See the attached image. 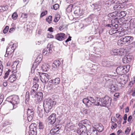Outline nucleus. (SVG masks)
<instances>
[{
  "instance_id": "12",
  "label": "nucleus",
  "mask_w": 135,
  "mask_h": 135,
  "mask_svg": "<svg viewBox=\"0 0 135 135\" xmlns=\"http://www.w3.org/2000/svg\"><path fill=\"white\" fill-rule=\"evenodd\" d=\"M34 98H35V100L36 103L38 104L42 99L43 98V94L41 92H39L35 95V97Z\"/></svg>"
},
{
  "instance_id": "53",
  "label": "nucleus",
  "mask_w": 135,
  "mask_h": 135,
  "mask_svg": "<svg viewBox=\"0 0 135 135\" xmlns=\"http://www.w3.org/2000/svg\"><path fill=\"white\" fill-rule=\"evenodd\" d=\"M55 124L56 126L55 127L56 128L59 130L61 127V124H59L57 123H55Z\"/></svg>"
},
{
  "instance_id": "16",
  "label": "nucleus",
  "mask_w": 135,
  "mask_h": 135,
  "mask_svg": "<svg viewBox=\"0 0 135 135\" xmlns=\"http://www.w3.org/2000/svg\"><path fill=\"white\" fill-rule=\"evenodd\" d=\"M65 34L63 33H58L55 36V38L60 41H62L65 39Z\"/></svg>"
},
{
  "instance_id": "48",
  "label": "nucleus",
  "mask_w": 135,
  "mask_h": 135,
  "mask_svg": "<svg viewBox=\"0 0 135 135\" xmlns=\"http://www.w3.org/2000/svg\"><path fill=\"white\" fill-rule=\"evenodd\" d=\"M18 15L16 12L14 13L12 15V18L14 20H16L17 18Z\"/></svg>"
},
{
  "instance_id": "17",
  "label": "nucleus",
  "mask_w": 135,
  "mask_h": 135,
  "mask_svg": "<svg viewBox=\"0 0 135 135\" xmlns=\"http://www.w3.org/2000/svg\"><path fill=\"white\" fill-rule=\"evenodd\" d=\"M87 135H98L97 131L95 128L90 129L87 132Z\"/></svg>"
},
{
  "instance_id": "45",
  "label": "nucleus",
  "mask_w": 135,
  "mask_h": 135,
  "mask_svg": "<svg viewBox=\"0 0 135 135\" xmlns=\"http://www.w3.org/2000/svg\"><path fill=\"white\" fill-rule=\"evenodd\" d=\"M117 44L118 45L120 46H122L123 44H124L123 43L121 38L118 40Z\"/></svg>"
},
{
  "instance_id": "43",
  "label": "nucleus",
  "mask_w": 135,
  "mask_h": 135,
  "mask_svg": "<svg viewBox=\"0 0 135 135\" xmlns=\"http://www.w3.org/2000/svg\"><path fill=\"white\" fill-rule=\"evenodd\" d=\"M2 62L0 60V75H1L2 74L3 66L2 64Z\"/></svg>"
},
{
  "instance_id": "52",
  "label": "nucleus",
  "mask_w": 135,
  "mask_h": 135,
  "mask_svg": "<svg viewBox=\"0 0 135 135\" xmlns=\"http://www.w3.org/2000/svg\"><path fill=\"white\" fill-rule=\"evenodd\" d=\"M61 88L60 86H57V87H56L55 88H54V90L56 91H57L58 92L60 91L61 90Z\"/></svg>"
},
{
  "instance_id": "15",
  "label": "nucleus",
  "mask_w": 135,
  "mask_h": 135,
  "mask_svg": "<svg viewBox=\"0 0 135 135\" xmlns=\"http://www.w3.org/2000/svg\"><path fill=\"white\" fill-rule=\"evenodd\" d=\"M60 82V79L59 78H57L54 79H51L49 81L50 85H53L59 84Z\"/></svg>"
},
{
  "instance_id": "42",
  "label": "nucleus",
  "mask_w": 135,
  "mask_h": 135,
  "mask_svg": "<svg viewBox=\"0 0 135 135\" xmlns=\"http://www.w3.org/2000/svg\"><path fill=\"white\" fill-rule=\"evenodd\" d=\"M59 7V5L58 4H56L54 5L52 7H51L52 9L56 10Z\"/></svg>"
},
{
  "instance_id": "4",
  "label": "nucleus",
  "mask_w": 135,
  "mask_h": 135,
  "mask_svg": "<svg viewBox=\"0 0 135 135\" xmlns=\"http://www.w3.org/2000/svg\"><path fill=\"white\" fill-rule=\"evenodd\" d=\"M125 51L123 49H113L110 51V53L112 55H119L124 56L125 55Z\"/></svg>"
},
{
  "instance_id": "39",
  "label": "nucleus",
  "mask_w": 135,
  "mask_h": 135,
  "mask_svg": "<svg viewBox=\"0 0 135 135\" xmlns=\"http://www.w3.org/2000/svg\"><path fill=\"white\" fill-rule=\"evenodd\" d=\"M110 62L108 61H103L102 62V64L103 65V66L106 67H109V64Z\"/></svg>"
},
{
  "instance_id": "37",
  "label": "nucleus",
  "mask_w": 135,
  "mask_h": 135,
  "mask_svg": "<svg viewBox=\"0 0 135 135\" xmlns=\"http://www.w3.org/2000/svg\"><path fill=\"white\" fill-rule=\"evenodd\" d=\"M73 6L72 4H70L66 9V11L68 12H71L72 11Z\"/></svg>"
},
{
  "instance_id": "41",
  "label": "nucleus",
  "mask_w": 135,
  "mask_h": 135,
  "mask_svg": "<svg viewBox=\"0 0 135 135\" xmlns=\"http://www.w3.org/2000/svg\"><path fill=\"white\" fill-rule=\"evenodd\" d=\"M52 20V16H49L46 19V21L49 23L50 24L51 23Z\"/></svg>"
},
{
  "instance_id": "22",
  "label": "nucleus",
  "mask_w": 135,
  "mask_h": 135,
  "mask_svg": "<svg viewBox=\"0 0 135 135\" xmlns=\"http://www.w3.org/2000/svg\"><path fill=\"white\" fill-rule=\"evenodd\" d=\"M36 125L35 123H32L29 127L30 129V131H36Z\"/></svg>"
},
{
  "instance_id": "62",
  "label": "nucleus",
  "mask_w": 135,
  "mask_h": 135,
  "mask_svg": "<svg viewBox=\"0 0 135 135\" xmlns=\"http://www.w3.org/2000/svg\"><path fill=\"white\" fill-rule=\"evenodd\" d=\"M47 37L48 38H53L54 36L48 33L47 35Z\"/></svg>"
},
{
  "instance_id": "44",
  "label": "nucleus",
  "mask_w": 135,
  "mask_h": 135,
  "mask_svg": "<svg viewBox=\"0 0 135 135\" xmlns=\"http://www.w3.org/2000/svg\"><path fill=\"white\" fill-rule=\"evenodd\" d=\"M126 12L125 11H121L120 13V15L121 17H123L126 16Z\"/></svg>"
},
{
  "instance_id": "54",
  "label": "nucleus",
  "mask_w": 135,
  "mask_h": 135,
  "mask_svg": "<svg viewBox=\"0 0 135 135\" xmlns=\"http://www.w3.org/2000/svg\"><path fill=\"white\" fill-rule=\"evenodd\" d=\"M39 128L40 129H43L44 128V125L41 122H39Z\"/></svg>"
},
{
  "instance_id": "46",
  "label": "nucleus",
  "mask_w": 135,
  "mask_h": 135,
  "mask_svg": "<svg viewBox=\"0 0 135 135\" xmlns=\"http://www.w3.org/2000/svg\"><path fill=\"white\" fill-rule=\"evenodd\" d=\"M28 14L27 13H22L21 16V18L24 19L28 17Z\"/></svg>"
},
{
  "instance_id": "9",
  "label": "nucleus",
  "mask_w": 135,
  "mask_h": 135,
  "mask_svg": "<svg viewBox=\"0 0 135 135\" xmlns=\"http://www.w3.org/2000/svg\"><path fill=\"white\" fill-rule=\"evenodd\" d=\"M109 33L110 35H111L115 33H118V34L117 35H119V36L123 35H122V34H121V35H120V34L123 33V32L120 31L119 29L118 26L116 28H112L109 30Z\"/></svg>"
},
{
  "instance_id": "26",
  "label": "nucleus",
  "mask_w": 135,
  "mask_h": 135,
  "mask_svg": "<svg viewBox=\"0 0 135 135\" xmlns=\"http://www.w3.org/2000/svg\"><path fill=\"white\" fill-rule=\"evenodd\" d=\"M30 93L28 91H27L26 93V95L25 96V102L26 104L28 103L29 101L30 100Z\"/></svg>"
},
{
  "instance_id": "7",
  "label": "nucleus",
  "mask_w": 135,
  "mask_h": 135,
  "mask_svg": "<svg viewBox=\"0 0 135 135\" xmlns=\"http://www.w3.org/2000/svg\"><path fill=\"white\" fill-rule=\"evenodd\" d=\"M52 45L48 44L47 48L43 50V55L46 56L50 55L52 52Z\"/></svg>"
},
{
  "instance_id": "61",
  "label": "nucleus",
  "mask_w": 135,
  "mask_h": 135,
  "mask_svg": "<svg viewBox=\"0 0 135 135\" xmlns=\"http://www.w3.org/2000/svg\"><path fill=\"white\" fill-rule=\"evenodd\" d=\"M117 125L116 123H114L113 124L111 127V128L112 129H114L117 128Z\"/></svg>"
},
{
  "instance_id": "10",
  "label": "nucleus",
  "mask_w": 135,
  "mask_h": 135,
  "mask_svg": "<svg viewBox=\"0 0 135 135\" xmlns=\"http://www.w3.org/2000/svg\"><path fill=\"white\" fill-rule=\"evenodd\" d=\"M34 108H29L27 110V119L29 122H30L32 120L33 116Z\"/></svg>"
},
{
  "instance_id": "21",
  "label": "nucleus",
  "mask_w": 135,
  "mask_h": 135,
  "mask_svg": "<svg viewBox=\"0 0 135 135\" xmlns=\"http://www.w3.org/2000/svg\"><path fill=\"white\" fill-rule=\"evenodd\" d=\"M115 20H112L111 21L112 23L111 24H108L106 26L108 27H110L112 28H116L118 27V25L117 24H116L115 23H113L114 22Z\"/></svg>"
},
{
  "instance_id": "19",
  "label": "nucleus",
  "mask_w": 135,
  "mask_h": 135,
  "mask_svg": "<svg viewBox=\"0 0 135 135\" xmlns=\"http://www.w3.org/2000/svg\"><path fill=\"white\" fill-rule=\"evenodd\" d=\"M16 79V76L15 74L11 75L8 79V81L11 83H13Z\"/></svg>"
},
{
  "instance_id": "24",
  "label": "nucleus",
  "mask_w": 135,
  "mask_h": 135,
  "mask_svg": "<svg viewBox=\"0 0 135 135\" xmlns=\"http://www.w3.org/2000/svg\"><path fill=\"white\" fill-rule=\"evenodd\" d=\"M125 37L127 44H130L133 39V37L132 36H125Z\"/></svg>"
},
{
  "instance_id": "36",
  "label": "nucleus",
  "mask_w": 135,
  "mask_h": 135,
  "mask_svg": "<svg viewBox=\"0 0 135 135\" xmlns=\"http://www.w3.org/2000/svg\"><path fill=\"white\" fill-rule=\"evenodd\" d=\"M60 16L59 14H56L55 15L54 21L55 22H57L59 20Z\"/></svg>"
},
{
  "instance_id": "25",
  "label": "nucleus",
  "mask_w": 135,
  "mask_h": 135,
  "mask_svg": "<svg viewBox=\"0 0 135 135\" xmlns=\"http://www.w3.org/2000/svg\"><path fill=\"white\" fill-rule=\"evenodd\" d=\"M124 69L123 68V66H119L117 68L116 71L118 73H120L121 72L124 73Z\"/></svg>"
},
{
  "instance_id": "2",
  "label": "nucleus",
  "mask_w": 135,
  "mask_h": 135,
  "mask_svg": "<svg viewBox=\"0 0 135 135\" xmlns=\"http://www.w3.org/2000/svg\"><path fill=\"white\" fill-rule=\"evenodd\" d=\"M99 105L102 107H109L110 105L112 99L111 98L108 96H105L103 98H98Z\"/></svg>"
},
{
  "instance_id": "64",
  "label": "nucleus",
  "mask_w": 135,
  "mask_h": 135,
  "mask_svg": "<svg viewBox=\"0 0 135 135\" xmlns=\"http://www.w3.org/2000/svg\"><path fill=\"white\" fill-rule=\"evenodd\" d=\"M132 117L131 115L129 116L128 119V121L130 122L131 121V120L132 119Z\"/></svg>"
},
{
  "instance_id": "49",
  "label": "nucleus",
  "mask_w": 135,
  "mask_h": 135,
  "mask_svg": "<svg viewBox=\"0 0 135 135\" xmlns=\"http://www.w3.org/2000/svg\"><path fill=\"white\" fill-rule=\"evenodd\" d=\"M9 29V26H6L5 27V28L3 30V32L4 33H6L8 31Z\"/></svg>"
},
{
  "instance_id": "23",
  "label": "nucleus",
  "mask_w": 135,
  "mask_h": 135,
  "mask_svg": "<svg viewBox=\"0 0 135 135\" xmlns=\"http://www.w3.org/2000/svg\"><path fill=\"white\" fill-rule=\"evenodd\" d=\"M97 130L99 132H102L104 129V127L101 124H99L97 126Z\"/></svg>"
},
{
  "instance_id": "31",
  "label": "nucleus",
  "mask_w": 135,
  "mask_h": 135,
  "mask_svg": "<svg viewBox=\"0 0 135 135\" xmlns=\"http://www.w3.org/2000/svg\"><path fill=\"white\" fill-rule=\"evenodd\" d=\"M18 65L17 62H14L13 65H12V68L13 69V71H12V72H14V73H15L16 72H14V70H15L16 69V67Z\"/></svg>"
},
{
  "instance_id": "34",
  "label": "nucleus",
  "mask_w": 135,
  "mask_h": 135,
  "mask_svg": "<svg viewBox=\"0 0 135 135\" xmlns=\"http://www.w3.org/2000/svg\"><path fill=\"white\" fill-rule=\"evenodd\" d=\"M116 2V0H109L106 2V4L108 5L113 4Z\"/></svg>"
},
{
  "instance_id": "5",
  "label": "nucleus",
  "mask_w": 135,
  "mask_h": 135,
  "mask_svg": "<svg viewBox=\"0 0 135 135\" xmlns=\"http://www.w3.org/2000/svg\"><path fill=\"white\" fill-rule=\"evenodd\" d=\"M79 126L77 130V133L80 135L84 134L87 130L86 126L82 124H79Z\"/></svg>"
},
{
  "instance_id": "1",
  "label": "nucleus",
  "mask_w": 135,
  "mask_h": 135,
  "mask_svg": "<svg viewBox=\"0 0 135 135\" xmlns=\"http://www.w3.org/2000/svg\"><path fill=\"white\" fill-rule=\"evenodd\" d=\"M56 102L55 99H50L45 100L43 103V106L45 111L49 113L53 106L56 105Z\"/></svg>"
},
{
  "instance_id": "57",
  "label": "nucleus",
  "mask_w": 135,
  "mask_h": 135,
  "mask_svg": "<svg viewBox=\"0 0 135 135\" xmlns=\"http://www.w3.org/2000/svg\"><path fill=\"white\" fill-rule=\"evenodd\" d=\"M116 3H118L119 4H121L122 3H123L125 1V0H116Z\"/></svg>"
},
{
  "instance_id": "40",
  "label": "nucleus",
  "mask_w": 135,
  "mask_h": 135,
  "mask_svg": "<svg viewBox=\"0 0 135 135\" xmlns=\"http://www.w3.org/2000/svg\"><path fill=\"white\" fill-rule=\"evenodd\" d=\"M62 108H58L57 109V114H58L61 115L63 114V112H62Z\"/></svg>"
},
{
  "instance_id": "63",
  "label": "nucleus",
  "mask_w": 135,
  "mask_h": 135,
  "mask_svg": "<svg viewBox=\"0 0 135 135\" xmlns=\"http://www.w3.org/2000/svg\"><path fill=\"white\" fill-rule=\"evenodd\" d=\"M15 27H12L10 28L9 31V32L12 33V31H14L15 29Z\"/></svg>"
},
{
  "instance_id": "50",
  "label": "nucleus",
  "mask_w": 135,
  "mask_h": 135,
  "mask_svg": "<svg viewBox=\"0 0 135 135\" xmlns=\"http://www.w3.org/2000/svg\"><path fill=\"white\" fill-rule=\"evenodd\" d=\"M72 124L73 123L71 121H68L67 122V124L66 125V127L68 128L70 127V126H71V124Z\"/></svg>"
},
{
  "instance_id": "51",
  "label": "nucleus",
  "mask_w": 135,
  "mask_h": 135,
  "mask_svg": "<svg viewBox=\"0 0 135 135\" xmlns=\"http://www.w3.org/2000/svg\"><path fill=\"white\" fill-rule=\"evenodd\" d=\"M119 93H115L114 95V100L115 101L119 97Z\"/></svg>"
},
{
  "instance_id": "20",
  "label": "nucleus",
  "mask_w": 135,
  "mask_h": 135,
  "mask_svg": "<svg viewBox=\"0 0 135 135\" xmlns=\"http://www.w3.org/2000/svg\"><path fill=\"white\" fill-rule=\"evenodd\" d=\"M60 64V62L59 60H56L54 62L52 66L54 68H59Z\"/></svg>"
},
{
  "instance_id": "47",
  "label": "nucleus",
  "mask_w": 135,
  "mask_h": 135,
  "mask_svg": "<svg viewBox=\"0 0 135 135\" xmlns=\"http://www.w3.org/2000/svg\"><path fill=\"white\" fill-rule=\"evenodd\" d=\"M37 131H29V135H36Z\"/></svg>"
},
{
  "instance_id": "29",
  "label": "nucleus",
  "mask_w": 135,
  "mask_h": 135,
  "mask_svg": "<svg viewBox=\"0 0 135 135\" xmlns=\"http://www.w3.org/2000/svg\"><path fill=\"white\" fill-rule=\"evenodd\" d=\"M129 22L131 27L133 28H135V19H131L130 21Z\"/></svg>"
},
{
  "instance_id": "33",
  "label": "nucleus",
  "mask_w": 135,
  "mask_h": 135,
  "mask_svg": "<svg viewBox=\"0 0 135 135\" xmlns=\"http://www.w3.org/2000/svg\"><path fill=\"white\" fill-rule=\"evenodd\" d=\"M41 68L42 71H46L49 69V68L45 64L42 65Z\"/></svg>"
},
{
  "instance_id": "14",
  "label": "nucleus",
  "mask_w": 135,
  "mask_h": 135,
  "mask_svg": "<svg viewBox=\"0 0 135 135\" xmlns=\"http://www.w3.org/2000/svg\"><path fill=\"white\" fill-rule=\"evenodd\" d=\"M93 98L91 97H88L86 98L83 99V102L85 104L86 107H89L91 106V102Z\"/></svg>"
},
{
  "instance_id": "60",
  "label": "nucleus",
  "mask_w": 135,
  "mask_h": 135,
  "mask_svg": "<svg viewBox=\"0 0 135 135\" xmlns=\"http://www.w3.org/2000/svg\"><path fill=\"white\" fill-rule=\"evenodd\" d=\"M47 13V11H45L43 12H42L41 15V17H43Z\"/></svg>"
},
{
  "instance_id": "6",
  "label": "nucleus",
  "mask_w": 135,
  "mask_h": 135,
  "mask_svg": "<svg viewBox=\"0 0 135 135\" xmlns=\"http://www.w3.org/2000/svg\"><path fill=\"white\" fill-rule=\"evenodd\" d=\"M33 86L31 88V90L30 92V94L32 98L35 97V95L37 93V91L38 87V85L35 82L34 83Z\"/></svg>"
},
{
  "instance_id": "27",
  "label": "nucleus",
  "mask_w": 135,
  "mask_h": 135,
  "mask_svg": "<svg viewBox=\"0 0 135 135\" xmlns=\"http://www.w3.org/2000/svg\"><path fill=\"white\" fill-rule=\"evenodd\" d=\"M113 6L114 9L115 10H118L120 9L121 8V6L120 4H119L118 3H116Z\"/></svg>"
},
{
  "instance_id": "55",
  "label": "nucleus",
  "mask_w": 135,
  "mask_h": 135,
  "mask_svg": "<svg viewBox=\"0 0 135 135\" xmlns=\"http://www.w3.org/2000/svg\"><path fill=\"white\" fill-rule=\"evenodd\" d=\"M3 100V95L2 94L0 96V103L1 104Z\"/></svg>"
},
{
  "instance_id": "11",
  "label": "nucleus",
  "mask_w": 135,
  "mask_h": 135,
  "mask_svg": "<svg viewBox=\"0 0 135 135\" xmlns=\"http://www.w3.org/2000/svg\"><path fill=\"white\" fill-rule=\"evenodd\" d=\"M16 44H13L12 45H10L7 48L6 51V53H7V55H12L13 53L14 52L16 48Z\"/></svg>"
},
{
  "instance_id": "58",
  "label": "nucleus",
  "mask_w": 135,
  "mask_h": 135,
  "mask_svg": "<svg viewBox=\"0 0 135 135\" xmlns=\"http://www.w3.org/2000/svg\"><path fill=\"white\" fill-rule=\"evenodd\" d=\"M121 38L122 40L123 43L124 44H125L127 43L125 36L122 37Z\"/></svg>"
},
{
  "instance_id": "56",
  "label": "nucleus",
  "mask_w": 135,
  "mask_h": 135,
  "mask_svg": "<svg viewBox=\"0 0 135 135\" xmlns=\"http://www.w3.org/2000/svg\"><path fill=\"white\" fill-rule=\"evenodd\" d=\"M74 126L73 124H71V126H70V127L68 128V129L70 130H73L74 129Z\"/></svg>"
},
{
  "instance_id": "3",
  "label": "nucleus",
  "mask_w": 135,
  "mask_h": 135,
  "mask_svg": "<svg viewBox=\"0 0 135 135\" xmlns=\"http://www.w3.org/2000/svg\"><path fill=\"white\" fill-rule=\"evenodd\" d=\"M6 100L12 104L13 108L12 110L16 108L17 107V104L19 103V97L17 95H11L7 97Z\"/></svg>"
},
{
  "instance_id": "30",
  "label": "nucleus",
  "mask_w": 135,
  "mask_h": 135,
  "mask_svg": "<svg viewBox=\"0 0 135 135\" xmlns=\"http://www.w3.org/2000/svg\"><path fill=\"white\" fill-rule=\"evenodd\" d=\"M98 98H97L96 100H95L93 98V100H92L91 101V104H93L94 105H99V103H98V102H99L98 101Z\"/></svg>"
},
{
  "instance_id": "32",
  "label": "nucleus",
  "mask_w": 135,
  "mask_h": 135,
  "mask_svg": "<svg viewBox=\"0 0 135 135\" xmlns=\"http://www.w3.org/2000/svg\"><path fill=\"white\" fill-rule=\"evenodd\" d=\"M110 91L112 92H114L117 90V87L113 85H112L110 87Z\"/></svg>"
},
{
  "instance_id": "13",
  "label": "nucleus",
  "mask_w": 135,
  "mask_h": 135,
  "mask_svg": "<svg viewBox=\"0 0 135 135\" xmlns=\"http://www.w3.org/2000/svg\"><path fill=\"white\" fill-rule=\"evenodd\" d=\"M56 115L55 114L53 113L49 116L48 121L49 125H52L55 123L56 119Z\"/></svg>"
},
{
  "instance_id": "38",
  "label": "nucleus",
  "mask_w": 135,
  "mask_h": 135,
  "mask_svg": "<svg viewBox=\"0 0 135 135\" xmlns=\"http://www.w3.org/2000/svg\"><path fill=\"white\" fill-rule=\"evenodd\" d=\"M124 69V71L126 73L128 72L129 70V69L130 68V66L129 65H127L126 66H123Z\"/></svg>"
},
{
  "instance_id": "28",
  "label": "nucleus",
  "mask_w": 135,
  "mask_h": 135,
  "mask_svg": "<svg viewBox=\"0 0 135 135\" xmlns=\"http://www.w3.org/2000/svg\"><path fill=\"white\" fill-rule=\"evenodd\" d=\"M8 6H0V12H3L5 11H7L8 9Z\"/></svg>"
},
{
  "instance_id": "35",
  "label": "nucleus",
  "mask_w": 135,
  "mask_h": 135,
  "mask_svg": "<svg viewBox=\"0 0 135 135\" xmlns=\"http://www.w3.org/2000/svg\"><path fill=\"white\" fill-rule=\"evenodd\" d=\"M59 130L58 129L56 128L55 127L50 131V133L53 134L57 133Z\"/></svg>"
},
{
  "instance_id": "8",
  "label": "nucleus",
  "mask_w": 135,
  "mask_h": 135,
  "mask_svg": "<svg viewBox=\"0 0 135 135\" xmlns=\"http://www.w3.org/2000/svg\"><path fill=\"white\" fill-rule=\"evenodd\" d=\"M50 78V76L46 73H42L40 75V79L43 83H45L47 82Z\"/></svg>"
},
{
  "instance_id": "18",
  "label": "nucleus",
  "mask_w": 135,
  "mask_h": 135,
  "mask_svg": "<svg viewBox=\"0 0 135 135\" xmlns=\"http://www.w3.org/2000/svg\"><path fill=\"white\" fill-rule=\"evenodd\" d=\"M37 112L40 117H43L44 111L42 108H41L38 107Z\"/></svg>"
},
{
  "instance_id": "59",
  "label": "nucleus",
  "mask_w": 135,
  "mask_h": 135,
  "mask_svg": "<svg viewBox=\"0 0 135 135\" xmlns=\"http://www.w3.org/2000/svg\"><path fill=\"white\" fill-rule=\"evenodd\" d=\"M131 130V129L129 127L127 128V129L125 131V133L128 134Z\"/></svg>"
}]
</instances>
